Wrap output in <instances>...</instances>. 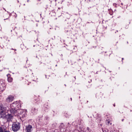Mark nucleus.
I'll use <instances>...</instances> for the list:
<instances>
[{"mask_svg":"<svg viewBox=\"0 0 132 132\" xmlns=\"http://www.w3.org/2000/svg\"><path fill=\"white\" fill-rule=\"evenodd\" d=\"M19 103L17 102H15L13 103L11 105V111L12 113H14L15 112L16 109L17 107H18Z\"/></svg>","mask_w":132,"mask_h":132,"instance_id":"f03ea898","label":"nucleus"},{"mask_svg":"<svg viewBox=\"0 0 132 132\" xmlns=\"http://www.w3.org/2000/svg\"><path fill=\"white\" fill-rule=\"evenodd\" d=\"M71 100H72V98H71Z\"/></svg>","mask_w":132,"mask_h":132,"instance_id":"f3484780","label":"nucleus"},{"mask_svg":"<svg viewBox=\"0 0 132 132\" xmlns=\"http://www.w3.org/2000/svg\"><path fill=\"white\" fill-rule=\"evenodd\" d=\"M5 117L7 119V121H10L12 119L13 116L12 115L8 114L7 115H6Z\"/></svg>","mask_w":132,"mask_h":132,"instance_id":"0eeeda50","label":"nucleus"},{"mask_svg":"<svg viewBox=\"0 0 132 132\" xmlns=\"http://www.w3.org/2000/svg\"><path fill=\"white\" fill-rule=\"evenodd\" d=\"M29 2V0L27 1V2Z\"/></svg>","mask_w":132,"mask_h":132,"instance_id":"6ab92c4d","label":"nucleus"},{"mask_svg":"<svg viewBox=\"0 0 132 132\" xmlns=\"http://www.w3.org/2000/svg\"><path fill=\"white\" fill-rule=\"evenodd\" d=\"M114 106H115V104L114 105Z\"/></svg>","mask_w":132,"mask_h":132,"instance_id":"a211bd4d","label":"nucleus"},{"mask_svg":"<svg viewBox=\"0 0 132 132\" xmlns=\"http://www.w3.org/2000/svg\"><path fill=\"white\" fill-rule=\"evenodd\" d=\"M45 118L46 119H48V117H46Z\"/></svg>","mask_w":132,"mask_h":132,"instance_id":"4468645a","label":"nucleus"},{"mask_svg":"<svg viewBox=\"0 0 132 132\" xmlns=\"http://www.w3.org/2000/svg\"><path fill=\"white\" fill-rule=\"evenodd\" d=\"M121 4H122V3H121Z\"/></svg>","mask_w":132,"mask_h":132,"instance_id":"5701e85b","label":"nucleus"},{"mask_svg":"<svg viewBox=\"0 0 132 132\" xmlns=\"http://www.w3.org/2000/svg\"><path fill=\"white\" fill-rule=\"evenodd\" d=\"M3 132H10V131H7L5 130V129H3Z\"/></svg>","mask_w":132,"mask_h":132,"instance_id":"f8f14e48","label":"nucleus"},{"mask_svg":"<svg viewBox=\"0 0 132 132\" xmlns=\"http://www.w3.org/2000/svg\"><path fill=\"white\" fill-rule=\"evenodd\" d=\"M57 66V65H56V66Z\"/></svg>","mask_w":132,"mask_h":132,"instance_id":"4be33fe9","label":"nucleus"},{"mask_svg":"<svg viewBox=\"0 0 132 132\" xmlns=\"http://www.w3.org/2000/svg\"><path fill=\"white\" fill-rule=\"evenodd\" d=\"M0 61H1V60H0Z\"/></svg>","mask_w":132,"mask_h":132,"instance_id":"b1692460","label":"nucleus"},{"mask_svg":"<svg viewBox=\"0 0 132 132\" xmlns=\"http://www.w3.org/2000/svg\"><path fill=\"white\" fill-rule=\"evenodd\" d=\"M7 80L9 82H11L12 81V78L10 77V75L9 74H8L7 75Z\"/></svg>","mask_w":132,"mask_h":132,"instance_id":"1a4fd4ad","label":"nucleus"},{"mask_svg":"<svg viewBox=\"0 0 132 132\" xmlns=\"http://www.w3.org/2000/svg\"><path fill=\"white\" fill-rule=\"evenodd\" d=\"M123 119H122V121H123Z\"/></svg>","mask_w":132,"mask_h":132,"instance_id":"aec40b11","label":"nucleus"},{"mask_svg":"<svg viewBox=\"0 0 132 132\" xmlns=\"http://www.w3.org/2000/svg\"><path fill=\"white\" fill-rule=\"evenodd\" d=\"M123 58H122V60H123Z\"/></svg>","mask_w":132,"mask_h":132,"instance_id":"412c9836","label":"nucleus"},{"mask_svg":"<svg viewBox=\"0 0 132 132\" xmlns=\"http://www.w3.org/2000/svg\"><path fill=\"white\" fill-rule=\"evenodd\" d=\"M32 127V126L30 125L26 126V132H31Z\"/></svg>","mask_w":132,"mask_h":132,"instance_id":"39448f33","label":"nucleus"},{"mask_svg":"<svg viewBox=\"0 0 132 132\" xmlns=\"http://www.w3.org/2000/svg\"><path fill=\"white\" fill-rule=\"evenodd\" d=\"M20 128V123L19 122H15L12 125V129L14 132H16Z\"/></svg>","mask_w":132,"mask_h":132,"instance_id":"f257e3e1","label":"nucleus"},{"mask_svg":"<svg viewBox=\"0 0 132 132\" xmlns=\"http://www.w3.org/2000/svg\"><path fill=\"white\" fill-rule=\"evenodd\" d=\"M0 114L1 116V117H5L6 116V113L5 111L1 110L0 111Z\"/></svg>","mask_w":132,"mask_h":132,"instance_id":"6e6552de","label":"nucleus"},{"mask_svg":"<svg viewBox=\"0 0 132 132\" xmlns=\"http://www.w3.org/2000/svg\"><path fill=\"white\" fill-rule=\"evenodd\" d=\"M3 9H4V10L5 11H6V10L5 9V8H3Z\"/></svg>","mask_w":132,"mask_h":132,"instance_id":"2eb2a0df","label":"nucleus"},{"mask_svg":"<svg viewBox=\"0 0 132 132\" xmlns=\"http://www.w3.org/2000/svg\"><path fill=\"white\" fill-rule=\"evenodd\" d=\"M0 132H3V129L1 128H0Z\"/></svg>","mask_w":132,"mask_h":132,"instance_id":"9b49d317","label":"nucleus"},{"mask_svg":"<svg viewBox=\"0 0 132 132\" xmlns=\"http://www.w3.org/2000/svg\"><path fill=\"white\" fill-rule=\"evenodd\" d=\"M14 99V97L12 96H9L6 98V100L7 102H9L13 101Z\"/></svg>","mask_w":132,"mask_h":132,"instance_id":"423d86ee","label":"nucleus"},{"mask_svg":"<svg viewBox=\"0 0 132 132\" xmlns=\"http://www.w3.org/2000/svg\"><path fill=\"white\" fill-rule=\"evenodd\" d=\"M18 112L19 114V115L23 114L22 116V118H24L27 116V111L26 110L21 109H19L18 110Z\"/></svg>","mask_w":132,"mask_h":132,"instance_id":"7ed1b4c3","label":"nucleus"},{"mask_svg":"<svg viewBox=\"0 0 132 132\" xmlns=\"http://www.w3.org/2000/svg\"><path fill=\"white\" fill-rule=\"evenodd\" d=\"M110 122V121H108V120H107V121H106V123H107L108 124Z\"/></svg>","mask_w":132,"mask_h":132,"instance_id":"ddd939ff","label":"nucleus"},{"mask_svg":"<svg viewBox=\"0 0 132 132\" xmlns=\"http://www.w3.org/2000/svg\"><path fill=\"white\" fill-rule=\"evenodd\" d=\"M12 50H14V49H12ZM14 50L15 51L16 50V49H14Z\"/></svg>","mask_w":132,"mask_h":132,"instance_id":"dca6fc26","label":"nucleus"},{"mask_svg":"<svg viewBox=\"0 0 132 132\" xmlns=\"http://www.w3.org/2000/svg\"><path fill=\"white\" fill-rule=\"evenodd\" d=\"M6 85L2 80L0 81V91H2L5 88Z\"/></svg>","mask_w":132,"mask_h":132,"instance_id":"20e7f679","label":"nucleus"},{"mask_svg":"<svg viewBox=\"0 0 132 132\" xmlns=\"http://www.w3.org/2000/svg\"><path fill=\"white\" fill-rule=\"evenodd\" d=\"M37 111V110L35 108H33L31 109V112L32 113H35Z\"/></svg>","mask_w":132,"mask_h":132,"instance_id":"9d476101","label":"nucleus"}]
</instances>
